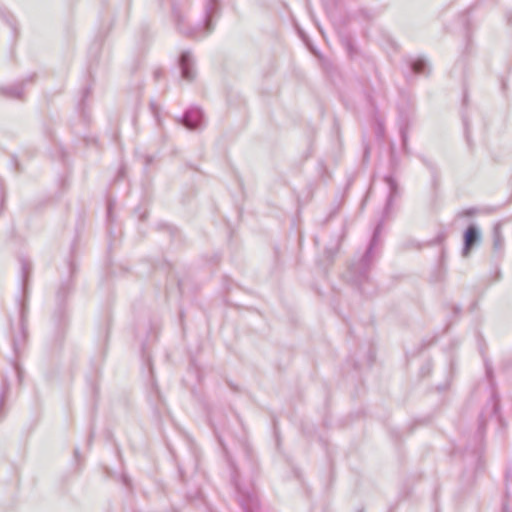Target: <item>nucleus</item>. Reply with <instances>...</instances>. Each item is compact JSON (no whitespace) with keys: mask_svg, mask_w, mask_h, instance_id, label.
Segmentation results:
<instances>
[{"mask_svg":"<svg viewBox=\"0 0 512 512\" xmlns=\"http://www.w3.org/2000/svg\"><path fill=\"white\" fill-rule=\"evenodd\" d=\"M478 239V232L475 227L470 226L464 234V255H468Z\"/></svg>","mask_w":512,"mask_h":512,"instance_id":"f257e3e1","label":"nucleus"}]
</instances>
